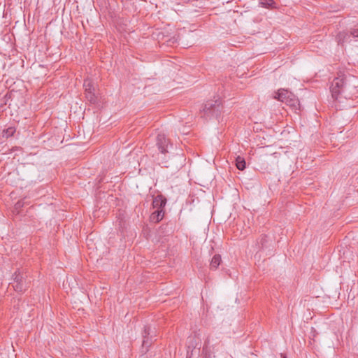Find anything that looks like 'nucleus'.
<instances>
[{"label": "nucleus", "mask_w": 358, "mask_h": 358, "mask_svg": "<svg viewBox=\"0 0 358 358\" xmlns=\"http://www.w3.org/2000/svg\"><path fill=\"white\" fill-rule=\"evenodd\" d=\"M280 356H281V358H287L286 355L282 353L280 354Z\"/></svg>", "instance_id": "obj_19"}, {"label": "nucleus", "mask_w": 358, "mask_h": 358, "mask_svg": "<svg viewBox=\"0 0 358 358\" xmlns=\"http://www.w3.org/2000/svg\"><path fill=\"white\" fill-rule=\"evenodd\" d=\"M273 97L294 109L299 106V100L292 91H275Z\"/></svg>", "instance_id": "obj_3"}, {"label": "nucleus", "mask_w": 358, "mask_h": 358, "mask_svg": "<svg viewBox=\"0 0 358 358\" xmlns=\"http://www.w3.org/2000/svg\"><path fill=\"white\" fill-rule=\"evenodd\" d=\"M27 275L23 271L17 268L13 275V282L10 284L17 292L22 293L29 287V281L27 280Z\"/></svg>", "instance_id": "obj_1"}, {"label": "nucleus", "mask_w": 358, "mask_h": 358, "mask_svg": "<svg viewBox=\"0 0 358 358\" xmlns=\"http://www.w3.org/2000/svg\"><path fill=\"white\" fill-rule=\"evenodd\" d=\"M214 100L206 101L203 108V112L208 117L218 119L223 108L222 101L220 96H214Z\"/></svg>", "instance_id": "obj_2"}, {"label": "nucleus", "mask_w": 358, "mask_h": 358, "mask_svg": "<svg viewBox=\"0 0 358 358\" xmlns=\"http://www.w3.org/2000/svg\"><path fill=\"white\" fill-rule=\"evenodd\" d=\"M262 3L268 7L273 5L274 1L273 0H266V3L262 2Z\"/></svg>", "instance_id": "obj_18"}, {"label": "nucleus", "mask_w": 358, "mask_h": 358, "mask_svg": "<svg viewBox=\"0 0 358 358\" xmlns=\"http://www.w3.org/2000/svg\"><path fill=\"white\" fill-rule=\"evenodd\" d=\"M236 166L238 170L243 171L245 169V160L243 157L238 156L235 159Z\"/></svg>", "instance_id": "obj_15"}, {"label": "nucleus", "mask_w": 358, "mask_h": 358, "mask_svg": "<svg viewBox=\"0 0 358 358\" xmlns=\"http://www.w3.org/2000/svg\"><path fill=\"white\" fill-rule=\"evenodd\" d=\"M164 215V209H157V210L152 213L150 218L152 221L159 222L163 219Z\"/></svg>", "instance_id": "obj_13"}, {"label": "nucleus", "mask_w": 358, "mask_h": 358, "mask_svg": "<svg viewBox=\"0 0 358 358\" xmlns=\"http://www.w3.org/2000/svg\"><path fill=\"white\" fill-rule=\"evenodd\" d=\"M16 206H20V203H17Z\"/></svg>", "instance_id": "obj_20"}, {"label": "nucleus", "mask_w": 358, "mask_h": 358, "mask_svg": "<svg viewBox=\"0 0 358 358\" xmlns=\"http://www.w3.org/2000/svg\"><path fill=\"white\" fill-rule=\"evenodd\" d=\"M16 131V129L15 127H9L6 129H4L2 131V136L3 138H8L14 135Z\"/></svg>", "instance_id": "obj_16"}, {"label": "nucleus", "mask_w": 358, "mask_h": 358, "mask_svg": "<svg viewBox=\"0 0 358 358\" xmlns=\"http://www.w3.org/2000/svg\"><path fill=\"white\" fill-rule=\"evenodd\" d=\"M331 94V98L337 101L339 103L343 102V99L346 98L347 92L348 91H330Z\"/></svg>", "instance_id": "obj_12"}, {"label": "nucleus", "mask_w": 358, "mask_h": 358, "mask_svg": "<svg viewBox=\"0 0 358 358\" xmlns=\"http://www.w3.org/2000/svg\"><path fill=\"white\" fill-rule=\"evenodd\" d=\"M156 145L161 153L166 154L169 152V140L164 134H158L156 137Z\"/></svg>", "instance_id": "obj_6"}, {"label": "nucleus", "mask_w": 358, "mask_h": 358, "mask_svg": "<svg viewBox=\"0 0 358 358\" xmlns=\"http://www.w3.org/2000/svg\"><path fill=\"white\" fill-rule=\"evenodd\" d=\"M352 36L353 38L358 37V29H353L350 31V34L348 35V34L345 32H340L337 35V40L338 44H341L345 42V41H347L348 38H350V36Z\"/></svg>", "instance_id": "obj_10"}, {"label": "nucleus", "mask_w": 358, "mask_h": 358, "mask_svg": "<svg viewBox=\"0 0 358 358\" xmlns=\"http://www.w3.org/2000/svg\"><path fill=\"white\" fill-rule=\"evenodd\" d=\"M221 342V336L220 334H210L205 341L203 348V352L206 355L210 354L215 347Z\"/></svg>", "instance_id": "obj_4"}, {"label": "nucleus", "mask_w": 358, "mask_h": 358, "mask_svg": "<svg viewBox=\"0 0 358 358\" xmlns=\"http://www.w3.org/2000/svg\"><path fill=\"white\" fill-rule=\"evenodd\" d=\"M166 199L162 194H158L152 200V206L157 209H164L166 204Z\"/></svg>", "instance_id": "obj_11"}, {"label": "nucleus", "mask_w": 358, "mask_h": 358, "mask_svg": "<svg viewBox=\"0 0 358 358\" xmlns=\"http://www.w3.org/2000/svg\"><path fill=\"white\" fill-rule=\"evenodd\" d=\"M222 262L221 256L220 255H215L211 259L210 266V269L215 270L217 268Z\"/></svg>", "instance_id": "obj_14"}, {"label": "nucleus", "mask_w": 358, "mask_h": 358, "mask_svg": "<svg viewBox=\"0 0 358 358\" xmlns=\"http://www.w3.org/2000/svg\"><path fill=\"white\" fill-rule=\"evenodd\" d=\"M273 241L266 235H262L257 241L259 250H264L272 246Z\"/></svg>", "instance_id": "obj_8"}, {"label": "nucleus", "mask_w": 358, "mask_h": 358, "mask_svg": "<svg viewBox=\"0 0 358 358\" xmlns=\"http://www.w3.org/2000/svg\"><path fill=\"white\" fill-rule=\"evenodd\" d=\"M348 81V80L347 77L342 73H340L338 74V76L336 77L331 82V85L329 87V90H339L341 88L346 87Z\"/></svg>", "instance_id": "obj_7"}, {"label": "nucleus", "mask_w": 358, "mask_h": 358, "mask_svg": "<svg viewBox=\"0 0 358 358\" xmlns=\"http://www.w3.org/2000/svg\"><path fill=\"white\" fill-rule=\"evenodd\" d=\"M100 91H85V97L87 101L95 104L101 102V96Z\"/></svg>", "instance_id": "obj_9"}, {"label": "nucleus", "mask_w": 358, "mask_h": 358, "mask_svg": "<svg viewBox=\"0 0 358 358\" xmlns=\"http://www.w3.org/2000/svg\"><path fill=\"white\" fill-rule=\"evenodd\" d=\"M155 333L154 329H152L150 326H145L144 330L143 332V343L142 348L145 352L148 350V348L151 345L152 343L153 334ZM155 336V335H154Z\"/></svg>", "instance_id": "obj_5"}, {"label": "nucleus", "mask_w": 358, "mask_h": 358, "mask_svg": "<svg viewBox=\"0 0 358 358\" xmlns=\"http://www.w3.org/2000/svg\"><path fill=\"white\" fill-rule=\"evenodd\" d=\"M85 90H95L94 83L91 79H85L83 83Z\"/></svg>", "instance_id": "obj_17"}]
</instances>
